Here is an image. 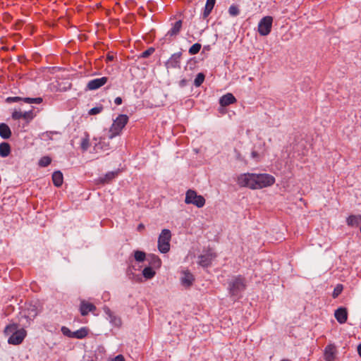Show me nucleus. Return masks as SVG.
I'll list each match as a JSON object with an SVG mask.
<instances>
[{
    "label": "nucleus",
    "mask_w": 361,
    "mask_h": 361,
    "mask_svg": "<svg viewBox=\"0 0 361 361\" xmlns=\"http://www.w3.org/2000/svg\"><path fill=\"white\" fill-rule=\"evenodd\" d=\"M212 257L210 255H202L199 257V264L203 267H208L212 264Z\"/></svg>",
    "instance_id": "obj_21"
},
{
    "label": "nucleus",
    "mask_w": 361,
    "mask_h": 361,
    "mask_svg": "<svg viewBox=\"0 0 361 361\" xmlns=\"http://www.w3.org/2000/svg\"><path fill=\"white\" fill-rule=\"evenodd\" d=\"M181 56L182 53L180 51L172 54L165 63L166 68L167 69L180 68Z\"/></svg>",
    "instance_id": "obj_10"
},
{
    "label": "nucleus",
    "mask_w": 361,
    "mask_h": 361,
    "mask_svg": "<svg viewBox=\"0 0 361 361\" xmlns=\"http://www.w3.org/2000/svg\"><path fill=\"white\" fill-rule=\"evenodd\" d=\"M128 116L126 114H120L113 122L110 128L109 139H112L118 135L126 125L128 123Z\"/></svg>",
    "instance_id": "obj_3"
},
{
    "label": "nucleus",
    "mask_w": 361,
    "mask_h": 361,
    "mask_svg": "<svg viewBox=\"0 0 361 361\" xmlns=\"http://www.w3.org/2000/svg\"><path fill=\"white\" fill-rule=\"evenodd\" d=\"M281 361H290V360H289L288 359H283V360H281Z\"/></svg>",
    "instance_id": "obj_51"
},
{
    "label": "nucleus",
    "mask_w": 361,
    "mask_h": 361,
    "mask_svg": "<svg viewBox=\"0 0 361 361\" xmlns=\"http://www.w3.org/2000/svg\"><path fill=\"white\" fill-rule=\"evenodd\" d=\"M343 286L342 284H337L336 286L334 288V292L332 293V297L334 298H338V295L343 291Z\"/></svg>",
    "instance_id": "obj_35"
},
{
    "label": "nucleus",
    "mask_w": 361,
    "mask_h": 361,
    "mask_svg": "<svg viewBox=\"0 0 361 361\" xmlns=\"http://www.w3.org/2000/svg\"><path fill=\"white\" fill-rule=\"evenodd\" d=\"M90 145L89 135L87 134L85 137L82 138L80 147L83 151H86L90 147Z\"/></svg>",
    "instance_id": "obj_34"
},
{
    "label": "nucleus",
    "mask_w": 361,
    "mask_h": 361,
    "mask_svg": "<svg viewBox=\"0 0 361 361\" xmlns=\"http://www.w3.org/2000/svg\"><path fill=\"white\" fill-rule=\"evenodd\" d=\"M103 109H104L103 106L100 105L99 106H96V107L91 109L89 111L88 114L90 115H96V114L101 113Z\"/></svg>",
    "instance_id": "obj_39"
},
{
    "label": "nucleus",
    "mask_w": 361,
    "mask_h": 361,
    "mask_svg": "<svg viewBox=\"0 0 361 361\" xmlns=\"http://www.w3.org/2000/svg\"><path fill=\"white\" fill-rule=\"evenodd\" d=\"M63 176L60 171H56L52 174V181L56 187H60L63 184Z\"/></svg>",
    "instance_id": "obj_20"
},
{
    "label": "nucleus",
    "mask_w": 361,
    "mask_h": 361,
    "mask_svg": "<svg viewBox=\"0 0 361 361\" xmlns=\"http://www.w3.org/2000/svg\"><path fill=\"white\" fill-rule=\"evenodd\" d=\"M118 175L117 171H110L104 175L103 177L99 178V182L105 184L109 183Z\"/></svg>",
    "instance_id": "obj_22"
},
{
    "label": "nucleus",
    "mask_w": 361,
    "mask_h": 361,
    "mask_svg": "<svg viewBox=\"0 0 361 361\" xmlns=\"http://www.w3.org/2000/svg\"><path fill=\"white\" fill-rule=\"evenodd\" d=\"M361 223V215H350L347 219V224L350 226H357Z\"/></svg>",
    "instance_id": "obj_24"
},
{
    "label": "nucleus",
    "mask_w": 361,
    "mask_h": 361,
    "mask_svg": "<svg viewBox=\"0 0 361 361\" xmlns=\"http://www.w3.org/2000/svg\"><path fill=\"white\" fill-rule=\"evenodd\" d=\"M153 267H147L142 270V275L147 279H151L155 276V271Z\"/></svg>",
    "instance_id": "obj_27"
},
{
    "label": "nucleus",
    "mask_w": 361,
    "mask_h": 361,
    "mask_svg": "<svg viewBox=\"0 0 361 361\" xmlns=\"http://www.w3.org/2000/svg\"><path fill=\"white\" fill-rule=\"evenodd\" d=\"M24 102L27 104H40L42 102V97H36V98H30V97H24L23 100Z\"/></svg>",
    "instance_id": "obj_31"
},
{
    "label": "nucleus",
    "mask_w": 361,
    "mask_h": 361,
    "mask_svg": "<svg viewBox=\"0 0 361 361\" xmlns=\"http://www.w3.org/2000/svg\"><path fill=\"white\" fill-rule=\"evenodd\" d=\"M0 136L3 139H8L11 136V130L9 126L4 123H0Z\"/></svg>",
    "instance_id": "obj_19"
},
{
    "label": "nucleus",
    "mask_w": 361,
    "mask_h": 361,
    "mask_svg": "<svg viewBox=\"0 0 361 361\" xmlns=\"http://www.w3.org/2000/svg\"><path fill=\"white\" fill-rule=\"evenodd\" d=\"M147 260L149 262V267H152L154 269H158L161 265V261L160 258L154 254H149L148 255L147 257Z\"/></svg>",
    "instance_id": "obj_16"
},
{
    "label": "nucleus",
    "mask_w": 361,
    "mask_h": 361,
    "mask_svg": "<svg viewBox=\"0 0 361 361\" xmlns=\"http://www.w3.org/2000/svg\"><path fill=\"white\" fill-rule=\"evenodd\" d=\"M201 47L202 46L200 43H195L192 47H190L188 52L190 55H195L200 51Z\"/></svg>",
    "instance_id": "obj_33"
},
{
    "label": "nucleus",
    "mask_w": 361,
    "mask_h": 361,
    "mask_svg": "<svg viewBox=\"0 0 361 361\" xmlns=\"http://www.w3.org/2000/svg\"><path fill=\"white\" fill-rule=\"evenodd\" d=\"M204 78V74L202 73H199L194 80V85L195 87H200L203 83Z\"/></svg>",
    "instance_id": "obj_30"
},
{
    "label": "nucleus",
    "mask_w": 361,
    "mask_h": 361,
    "mask_svg": "<svg viewBox=\"0 0 361 361\" xmlns=\"http://www.w3.org/2000/svg\"><path fill=\"white\" fill-rule=\"evenodd\" d=\"M273 18L271 16H265L261 19L258 25V32L262 36L268 35L271 30Z\"/></svg>",
    "instance_id": "obj_7"
},
{
    "label": "nucleus",
    "mask_w": 361,
    "mask_h": 361,
    "mask_svg": "<svg viewBox=\"0 0 361 361\" xmlns=\"http://www.w3.org/2000/svg\"><path fill=\"white\" fill-rule=\"evenodd\" d=\"M171 233L169 229H163L158 238V250L161 253H166L170 250Z\"/></svg>",
    "instance_id": "obj_4"
},
{
    "label": "nucleus",
    "mask_w": 361,
    "mask_h": 361,
    "mask_svg": "<svg viewBox=\"0 0 361 361\" xmlns=\"http://www.w3.org/2000/svg\"><path fill=\"white\" fill-rule=\"evenodd\" d=\"M253 173H241L236 178L237 184L240 188H248L252 190L254 189V178Z\"/></svg>",
    "instance_id": "obj_6"
},
{
    "label": "nucleus",
    "mask_w": 361,
    "mask_h": 361,
    "mask_svg": "<svg viewBox=\"0 0 361 361\" xmlns=\"http://www.w3.org/2000/svg\"><path fill=\"white\" fill-rule=\"evenodd\" d=\"M334 316L338 323H345L348 319V312L346 308L339 307L335 311Z\"/></svg>",
    "instance_id": "obj_14"
},
{
    "label": "nucleus",
    "mask_w": 361,
    "mask_h": 361,
    "mask_svg": "<svg viewBox=\"0 0 361 361\" xmlns=\"http://www.w3.org/2000/svg\"><path fill=\"white\" fill-rule=\"evenodd\" d=\"M109 140L110 139L108 138V140H106V139L105 137L100 138L99 142L95 145V148L100 149L103 151L109 149H110Z\"/></svg>",
    "instance_id": "obj_23"
},
{
    "label": "nucleus",
    "mask_w": 361,
    "mask_h": 361,
    "mask_svg": "<svg viewBox=\"0 0 361 361\" xmlns=\"http://www.w3.org/2000/svg\"><path fill=\"white\" fill-rule=\"evenodd\" d=\"M52 133H53V132H47V133H46V134H47V135H49V134H52Z\"/></svg>",
    "instance_id": "obj_50"
},
{
    "label": "nucleus",
    "mask_w": 361,
    "mask_h": 361,
    "mask_svg": "<svg viewBox=\"0 0 361 361\" xmlns=\"http://www.w3.org/2000/svg\"><path fill=\"white\" fill-rule=\"evenodd\" d=\"M257 156H258V153H257V152L253 151V152H252V157L253 158H255V157H257Z\"/></svg>",
    "instance_id": "obj_49"
},
{
    "label": "nucleus",
    "mask_w": 361,
    "mask_h": 361,
    "mask_svg": "<svg viewBox=\"0 0 361 361\" xmlns=\"http://www.w3.org/2000/svg\"><path fill=\"white\" fill-rule=\"evenodd\" d=\"M27 335V331L24 329H20L18 331H16L8 339V343L12 345L20 344Z\"/></svg>",
    "instance_id": "obj_8"
},
{
    "label": "nucleus",
    "mask_w": 361,
    "mask_h": 361,
    "mask_svg": "<svg viewBox=\"0 0 361 361\" xmlns=\"http://www.w3.org/2000/svg\"><path fill=\"white\" fill-rule=\"evenodd\" d=\"M228 290L231 296L240 298L241 293L245 289V279L240 276H236L228 281Z\"/></svg>",
    "instance_id": "obj_1"
},
{
    "label": "nucleus",
    "mask_w": 361,
    "mask_h": 361,
    "mask_svg": "<svg viewBox=\"0 0 361 361\" xmlns=\"http://www.w3.org/2000/svg\"><path fill=\"white\" fill-rule=\"evenodd\" d=\"M155 51V49L154 47H149L147 50L144 51L141 54V58H148Z\"/></svg>",
    "instance_id": "obj_38"
},
{
    "label": "nucleus",
    "mask_w": 361,
    "mask_h": 361,
    "mask_svg": "<svg viewBox=\"0 0 361 361\" xmlns=\"http://www.w3.org/2000/svg\"><path fill=\"white\" fill-rule=\"evenodd\" d=\"M216 4V0H207L204 11L202 13V18L206 19L211 13Z\"/></svg>",
    "instance_id": "obj_17"
},
{
    "label": "nucleus",
    "mask_w": 361,
    "mask_h": 361,
    "mask_svg": "<svg viewBox=\"0 0 361 361\" xmlns=\"http://www.w3.org/2000/svg\"><path fill=\"white\" fill-rule=\"evenodd\" d=\"M23 100V97H8L6 99V102L11 104L13 102H18Z\"/></svg>",
    "instance_id": "obj_41"
},
{
    "label": "nucleus",
    "mask_w": 361,
    "mask_h": 361,
    "mask_svg": "<svg viewBox=\"0 0 361 361\" xmlns=\"http://www.w3.org/2000/svg\"><path fill=\"white\" fill-rule=\"evenodd\" d=\"M336 348L333 344H329L324 349V359L326 361H333L336 357Z\"/></svg>",
    "instance_id": "obj_11"
},
{
    "label": "nucleus",
    "mask_w": 361,
    "mask_h": 361,
    "mask_svg": "<svg viewBox=\"0 0 361 361\" xmlns=\"http://www.w3.org/2000/svg\"><path fill=\"white\" fill-rule=\"evenodd\" d=\"M357 352L359 355L361 357V343L357 346Z\"/></svg>",
    "instance_id": "obj_48"
},
{
    "label": "nucleus",
    "mask_w": 361,
    "mask_h": 361,
    "mask_svg": "<svg viewBox=\"0 0 361 361\" xmlns=\"http://www.w3.org/2000/svg\"><path fill=\"white\" fill-rule=\"evenodd\" d=\"M236 102L235 97L231 93H227L222 96L219 99V104L221 106H226Z\"/></svg>",
    "instance_id": "obj_15"
},
{
    "label": "nucleus",
    "mask_w": 361,
    "mask_h": 361,
    "mask_svg": "<svg viewBox=\"0 0 361 361\" xmlns=\"http://www.w3.org/2000/svg\"><path fill=\"white\" fill-rule=\"evenodd\" d=\"M185 202L187 204H193L198 208H202L205 204V199L203 196L197 195L195 190L189 189L185 194Z\"/></svg>",
    "instance_id": "obj_5"
},
{
    "label": "nucleus",
    "mask_w": 361,
    "mask_h": 361,
    "mask_svg": "<svg viewBox=\"0 0 361 361\" xmlns=\"http://www.w3.org/2000/svg\"><path fill=\"white\" fill-rule=\"evenodd\" d=\"M61 331L64 336H66L68 338H73V331H71L68 327L62 326L61 329Z\"/></svg>",
    "instance_id": "obj_40"
},
{
    "label": "nucleus",
    "mask_w": 361,
    "mask_h": 361,
    "mask_svg": "<svg viewBox=\"0 0 361 361\" xmlns=\"http://www.w3.org/2000/svg\"><path fill=\"white\" fill-rule=\"evenodd\" d=\"M144 228H145L144 225H143L142 224H139V225H138V226H137V230L140 231H142V229H144Z\"/></svg>",
    "instance_id": "obj_47"
},
{
    "label": "nucleus",
    "mask_w": 361,
    "mask_h": 361,
    "mask_svg": "<svg viewBox=\"0 0 361 361\" xmlns=\"http://www.w3.org/2000/svg\"><path fill=\"white\" fill-rule=\"evenodd\" d=\"M11 153V146L8 142L0 144V157H6Z\"/></svg>",
    "instance_id": "obj_25"
},
{
    "label": "nucleus",
    "mask_w": 361,
    "mask_h": 361,
    "mask_svg": "<svg viewBox=\"0 0 361 361\" xmlns=\"http://www.w3.org/2000/svg\"><path fill=\"white\" fill-rule=\"evenodd\" d=\"M35 114L32 110L22 112V118L27 120V121H31L34 118Z\"/></svg>",
    "instance_id": "obj_36"
},
{
    "label": "nucleus",
    "mask_w": 361,
    "mask_h": 361,
    "mask_svg": "<svg viewBox=\"0 0 361 361\" xmlns=\"http://www.w3.org/2000/svg\"><path fill=\"white\" fill-rule=\"evenodd\" d=\"M51 162V159L48 156L42 157L39 161V166L41 167H46Z\"/></svg>",
    "instance_id": "obj_32"
},
{
    "label": "nucleus",
    "mask_w": 361,
    "mask_h": 361,
    "mask_svg": "<svg viewBox=\"0 0 361 361\" xmlns=\"http://www.w3.org/2000/svg\"><path fill=\"white\" fill-rule=\"evenodd\" d=\"M182 27V20H179L176 21L172 26V27L168 31L166 36H176L179 34Z\"/></svg>",
    "instance_id": "obj_18"
},
{
    "label": "nucleus",
    "mask_w": 361,
    "mask_h": 361,
    "mask_svg": "<svg viewBox=\"0 0 361 361\" xmlns=\"http://www.w3.org/2000/svg\"><path fill=\"white\" fill-rule=\"evenodd\" d=\"M228 13L231 16H236L240 13V10L237 6L232 5L228 8Z\"/></svg>",
    "instance_id": "obj_37"
},
{
    "label": "nucleus",
    "mask_w": 361,
    "mask_h": 361,
    "mask_svg": "<svg viewBox=\"0 0 361 361\" xmlns=\"http://www.w3.org/2000/svg\"><path fill=\"white\" fill-rule=\"evenodd\" d=\"M96 310L94 304L88 302L85 300H82L80 305V312L81 315L86 316L89 312H93Z\"/></svg>",
    "instance_id": "obj_12"
},
{
    "label": "nucleus",
    "mask_w": 361,
    "mask_h": 361,
    "mask_svg": "<svg viewBox=\"0 0 361 361\" xmlns=\"http://www.w3.org/2000/svg\"><path fill=\"white\" fill-rule=\"evenodd\" d=\"M11 118L13 120H19L22 118V112L18 111H14L11 114Z\"/></svg>",
    "instance_id": "obj_42"
},
{
    "label": "nucleus",
    "mask_w": 361,
    "mask_h": 361,
    "mask_svg": "<svg viewBox=\"0 0 361 361\" xmlns=\"http://www.w3.org/2000/svg\"><path fill=\"white\" fill-rule=\"evenodd\" d=\"M114 102L116 105H120L122 104V98L120 97H118L115 99Z\"/></svg>",
    "instance_id": "obj_46"
},
{
    "label": "nucleus",
    "mask_w": 361,
    "mask_h": 361,
    "mask_svg": "<svg viewBox=\"0 0 361 361\" xmlns=\"http://www.w3.org/2000/svg\"><path fill=\"white\" fill-rule=\"evenodd\" d=\"M88 334V329L82 327L80 329L73 332V338L82 339Z\"/></svg>",
    "instance_id": "obj_26"
},
{
    "label": "nucleus",
    "mask_w": 361,
    "mask_h": 361,
    "mask_svg": "<svg viewBox=\"0 0 361 361\" xmlns=\"http://www.w3.org/2000/svg\"><path fill=\"white\" fill-rule=\"evenodd\" d=\"M254 189H262L272 185L275 178L268 173H254Z\"/></svg>",
    "instance_id": "obj_2"
},
{
    "label": "nucleus",
    "mask_w": 361,
    "mask_h": 361,
    "mask_svg": "<svg viewBox=\"0 0 361 361\" xmlns=\"http://www.w3.org/2000/svg\"><path fill=\"white\" fill-rule=\"evenodd\" d=\"M114 60V56L113 54H108L106 56V62L112 61Z\"/></svg>",
    "instance_id": "obj_45"
},
{
    "label": "nucleus",
    "mask_w": 361,
    "mask_h": 361,
    "mask_svg": "<svg viewBox=\"0 0 361 361\" xmlns=\"http://www.w3.org/2000/svg\"><path fill=\"white\" fill-rule=\"evenodd\" d=\"M111 361H125V359L123 355H118L116 357H114Z\"/></svg>",
    "instance_id": "obj_44"
},
{
    "label": "nucleus",
    "mask_w": 361,
    "mask_h": 361,
    "mask_svg": "<svg viewBox=\"0 0 361 361\" xmlns=\"http://www.w3.org/2000/svg\"><path fill=\"white\" fill-rule=\"evenodd\" d=\"M181 284L185 286V288L190 287L194 281L195 278L194 276L189 271H183V276L180 279Z\"/></svg>",
    "instance_id": "obj_13"
},
{
    "label": "nucleus",
    "mask_w": 361,
    "mask_h": 361,
    "mask_svg": "<svg viewBox=\"0 0 361 361\" xmlns=\"http://www.w3.org/2000/svg\"><path fill=\"white\" fill-rule=\"evenodd\" d=\"M135 259L138 262H142L146 259V254L143 251L136 250L134 252Z\"/></svg>",
    "instance_id": "obj_29"
},
{
    "label": "nucleus",
    "mask_w": 361,
    "mask_h": 361,
    "mask_svg": "<svg viewBox=\"0 0 361 361\" xmlns=\"http://www.w3.org/2000/svg\"><path fill=\"white\" fill-rule=\"evenodd\" d=\"M109 78L107 77H102L90 80L87 84V89L89 90H96L104 85L107 82Z\"/></svg>",
    "instance_id": "obj_9"
},
{
    "label": "nucleus",
    "mask_w": 361,
    "mask_h": 361,
    "mask_svg": "<svg viewBox=\"0 0 361 361\" xmlns=\"http://www.w3.org/2000/svg\"><path fill=\"white\" fill-rule=\"evenodd\" d=\"M188 80L187 79L183 78V79L180 80L179 86L180 87H185L188 85Z\"/></svg>",
    "instance_id": "obj_43"
},
{
    "label": "nucleus",
    "mask_w": 361,
    "mask_h": 361,
    "mask_svg": "<svg viewBox=\"0 0 361 361\" xmlns=\"http://www.w3.org/2000/svg\"><path fill=\"white\" fill-rule=\"evenodd\" d=\"M18 326L17 324H11L7 325L4 329V333L6 335L13 334L16 331H18Z\"/></svg>",
    "instance_id": "obj_28"
}]
</instances>
